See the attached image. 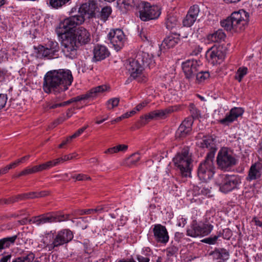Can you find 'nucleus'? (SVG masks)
Returning <instances> with one entry per match:
<instances>
[{
	"instance_id": "f257e3e1",
	"label": "nucleus",
	"mask_w": 262,
	"mask_h": 262,
	"mask_svg": "<svg viewBox=\"0 0 262 262\" xmlns=\"http://www.w3.org/2000/svg\"><path fill=\"white\" fill-rule=\"evenodd\" d=\"M73 81V77L70 70H51L44 76L42 88L46 93L58 94L67 91Z\"/></svg>"
},
{
	"instance_id": "f03ea898",
	"label": "nucleus",
	"mask_w": 262,
	"mask_h": 262,
	"mask_svg": "<svg viewBox=\"0 0 262 262\" xmlns=\"http://www.w3.org/2000/svg\"><path fill=\"white\" fill-rule=\"evenodd\" d=\"M67 35L62 40V50L66 56L74 59L77 56L79 45H85L90 41V34L84 28L79 27L73 33Z\"/></svg>"
},
{
	"instance_id": "7ed1b4c3",
	"label": "nucleus",
	"mask_w": 262,
	"mask_h": 262,
	"mask_svg": "<svg viewBox=\"0 0 262 262\" xmlns=\"http://www.w3.org/2000/svg\"><path fill=\"white\" fill-rule=\"evenodd\" d=\"M249 14L244 10L235 11L226 19L221 21V26L227 31L241 32L244 30L249 22Z\"/></svg>"
},
{
	"instance_id": "20e7f679",
	"label": "nucleus",
	"mask_w": 262,
	"mask_h": 262,
	"mask_svg": "<svg viewBox=\"0 0 262 262\" xmlns=\"http://www.w3.org/2000/svg\"><path fill=\"white\" fill-rule=\"evenodd\" d=\"M174 165L182 177H191L192 167L191 154L187 148H184L173 159Z\"/></svg>"
},
{
	"instance_id": "39448f33",
	"label": "nucleus",
	"mask_w": 262,
	"mask_h": 262,
	"mask_svg": "<svg viewBox=\"0 0 262 262\" xmlns=\"http://www.w3.org/2000/svg\"><path fill=\"white\" fill-rule=\"evenodd\" d=\"M85 18L82 15L76 14L64 18L61 21L56 29V32L62 40L67 37L69 33H73L78 26L82 24Z\"/></svg>"
},
{
	"instance_id": "423d86ee",
	"label": "nucleus",
	"mask_w": 262,
	"mask_h": 262,
	"mask_svg": "<svg viewBox=\"0 0 262 262\" xmlns=\"http://www.w3.org/2000/svg\"><path fill=\"white\" fill-rule=\"evenodd\" d=\"M236 163V159L232 152L227 148L223 147L219 150L216 157V163L219 169L228 171Z\"/></svg>"
},
{
	"instance_id": "0eeeda50",
	"label": "nucleus",
	"mask_w": 262,
	"mask_h": 262,
	"mask_svg": "<svg viewBox=\"0 0 262 262\" xmlns=\"http://www.w3.org/2000/svg\"><path fill=\"white\" fill-rule=\"evenodd\" d=\"M215 183L220 187L221 191L227 193L236 188L241 182L238 176L220 174L217 178Z\"/></svg>"
},
{
	"instance_id": "6e6552de",
	"label": "nucleus",
	"mask_w": 262,
	"mask_h": 262,
	"mask_svg": "<svg viewBox=\"0 0 262 262\" xmlns=\"http://www.w3.org/2000/svg\"><path fill=\"white\" fill-rule=\"evenodd\" d=\"M139 17L142 21H148L158 18L161 14V9L157 6L148 2H142L139 6Z\"/></svg>"
},
{
	"instance_id": "1a4fd4ad",
	"label": "nucleus",
	"mask_w": 262,
	"mask_h": 262,
	"mask_svg": "<svg viewBox=\"0 0 262 262\" xmlns=\"http://www.w3.org/2000/svg\"><path fill=\"white\" fill-rule=\"evenodd\" d=\"M212 155L206 156L205 161L200 164L198 169V176L200 180L207 181L211 179L214 174V166Z\"/></svg>"
},
{
	"instance_id": "9d476101",
	"label": "nucleus",
	"mask_w": 262,
	"mask_h": 262,
	"mask_svg": "<svg viewBox=\"0 0 262 262\" xmlns=\"http://www.w3.org/2000/svg\"><path fill=\"white\" fill-rule=\"evenodd\" d=\"M73 232L68 229L60 230L55 235L52 243L46 245L45 248L50 251L68 243L73 238Z\"/></svg>"
},
{
	"instance_id": "9b49d317",
	"label": "nucleus",
	"mask_w": 262,
	"mask_h": 262,
	"mask_svg": "<svg viewBox=\"0 0 262 262\" xmlns=\"http://www.w3.org/2000/svg\"><path fill=\"white\" fill-rule=\"evenodd\" d=\"M73 232L68 229L60 230L55 235L52 243L46 245L45 248L50 251L68 243L73 238Z\"/></svg>"
},
{
	"instance_id": "f8f14e48",
	"label": "nucleus",
	"mask_w": 262,
	"mask_h": 262,
	"mask_svg": "<svg viewBox=\"0 0 262 262\" xmlns=\"http://www.w3.org/2000/svg\"><path fill=\"white\" fill-rule=\"evenodd\" d=\"M144 67L137 58L136 59H129L126 66L130 77L137 79L140 82H145L147 80L145 74L143 73Z\"/></svg>"
},
{
	"instance_id": "ddd939ff",
	"label": "nucleus",
	"mask_w": 262,
	"mask_h": 262,
	"mask_svg": "<svg viewBox=\"0 0 262 262\" xmlns=\"http://www.w3.org/2000/svg\"><path fill=\"white\" fill-rule=\"evenodd\" d=\"M200 61L196 60H187L182 63V69L185 77L189 80H193L199 71Z\"/></svg>"
},
{
	"instance_id": "4468645a",
	"label": "nucleus",
	"mask_w": 262,
	"mask_h": 262,
	"mask_svg": "<svg viewBox=\"0 0 262 262\" xmlns=\"http://www.w3.org/2000/svg\"><path fill=\"white\" fill-rule=\"evenodd\" d=\"M99 10L100 8L96 1L89 0L78 8V13L84 17L88 15V18H92L96 17V13L99 12Z\"/></svg>"
},
{
	"instance_id": "2eb2a0df",
	"label": "nucleus",
	"mask_w": 262,
	"mask_h": 262,
	"mask_svg": "<svg viewBox=\"0 0 262 262\" xmlns=\"http://www.w3.org/2000/svg\"><path fill=\"white\" fill-rule=\"evenodd\" d=\"M107 36L111 43L117 51L120 50L124 46L125 37L122 30L119 29L112 30Z\"/></svg>"
},
{
	"instance_id": "dca6fc26",
	"label": "nucleus",
	"mask_w": 262,
	"mask_h": 262,
	"mask_svg": "<svg viewBox=\"0 0 262 262\" xmlns=\"http://www.w3.org/2000/svg\"><path fill=\"white\" fill-rule=\"evenodd\" d=\"M108 88L109 87L106 85H99L91 89L86 94L77 96V97L66 101V102H69L70 104L73 102H77L83 100L93 99L97 97L99 94L106 91Z\"/></svg>"
},
{
	"instance_id": "f3484780",
	"label": "nucleus",
	"mask_w": 262,
	"mask_h": 262,
	"mask_svg": "<svg viewBox=\"0 0 262 262\" xmlns=\"http://www.w3.org/2000/svg\"><path fill=\"white\" fill-rule=\"evenodd\" d=\"M172 111V110L169 108L155 110L143 116H141L140 119L142 120V123L145 124L146 122L151 120L164 119L167 117V115L171 113Z\"/></svg>"
},
{
	"instance_id": "a211bd4d",
	"label": "nucleus",
	"mask_w": 262,
	"mask_h": 262,
	"mask_svg": "<svg viewBox=\"0 0 262 262\" xmlns=\"http://www.w3.org/2000/svg\"><path fill=\"white\" fill-rule=\"evenodd\" d=\"M193 120L191 117L186 118L180 124L176 133L177 139H182L189 135L192 130Z\"/></svg>"
},
{
	"instance_id": "6ab92c4d",
	"label": "nucleus",
	"mask_w": 262,
	"mask_h": 262,
	"mask_svg": "<svg viewBox=\"0 0 262 262\" xmlns=\"http://www.w3.org/2000/svg\"><path fill=\"white\" fill-rule=\"evenodd\" d=\"M154 236L155 240L162 244H166L169 241L168 231L164 226L156 224L152 229Z\"/></svg>"
},
{
	"instance_id": "aec40b11",
	"label": "nucleus",
	"mask_w": 262,
	"mask_h": 262,
	"mask_svg": "<svg viewBox=\"0 0 262 262\" xmlns=\"http://www.w3.org/2000/svg\"><path fill=\"white\" fill-rule=\"evenodd\" d=\"M244 110L241 107H234L227 114L225 118L219 120V122L224 125H229L230 123L241 116Z\"/></svg>"
},
{
	"instance_id": "412c9836",
	"label": "nucleus",
	"mask_w": 262,
	"mask_h": 262,
	"mask_svg": "<svg viewBox=\"0 0 262 262\" xmlns=\"http://www.w3.org/2000/svg\"><path fill=\"white\" fill-rule=\"evenodd\" d=\"M94 61H101L109 56L110 53L108 49L104 46L97 45L93 49Z\"/></svg>"
},
{
	"instance_id": "4be33fe9",
	"label": "nucleus",
	"mask_w": 262,
	"mask_h": 262,
	"mask_svg": "<svg viewBox=\"0 0 262 262\" xmlns=\"http://www.w3.org/2000/svg\"><path fill=\"white\" fill-rule=\"evenodd\" d=\"M29 222L37 226H40L47 223H54L53 213L42 214L31 217Z\"/></svg>"
},
{
	"instance_id": "5701e85b",
	"label": "nucleus",
	"mask_w": 262,
	"mask_h": 262,
	"mask_svg": "<svg viewBox=\"0 0 262 262\" xmlns=\"http://www.w3.org/2000/svg\"><path fill=\"white\" fill-rule=\"evenodd\" d=\"M222 52L216 47H212L206 52V57L209 62L214 65L219 63L222 59Z\"/></svg>"
},
{
	"instance_id": "b1692460",
	"label": "nucleus",
	"mask_w": 262,
	"mask_h": 262,
	"mask_svg": "<svg viewBox=\"0 0 262 262\" xmlns=\"http://www.w3.org/2000/svg\"><path fill=\"white\" fill-rule=\"evenodd\" d=\"M261 170L262 163L260 162L255 163L251 166L246 180L248 181H251L259 179L261 177Z\"/></svg>"
},
{
	"instance_id": "393cba45",
	"label": "nucleus",
	"mask_w": 262,
	"mask_h": 262,
	"mask_svg": "<svg viewBox=\"0 0 262 262\" xmlns=\"http://www.w3.org/2000/svg\"><path fill=\"white\" fill-rule=\"evenodd\" d=\"M200 147L202 148H206L209 150V152L207 156L212 155V157H214L215 152L217 149L215 144L214 138L212 136L205 137L200 142Z\"/></svg>"
},
{
	"instance_id": "a878e982",
	"label": "nucleus",
	"mask_w": 262,
	"mask_h": 262,
	"mask_svg": "<svg viewBox=\"0 0 262 262\" xmlns=\"http://www.w3.org/2000/svg\"><path fill=\"white\" fill-rule=\"evenodd\" d=\"M213 259L219 260L218 262H225L229 259V252L224 248H215L210 253Z\"/></svg>"
},
{
	"instance_id": "bb28decb",
	"label": "nucleus",
	"mask_w": 262,
	"mask_h": 262,
	"mask_svg": "<svg viewBox=\"0 0 262 262\" xmlns=\"http://www.w3.org/2000/svg\"><path fill=\"white\" fill-rule=\"evenodd\" d=\"M38 52V57L41 58L45 57L48 59L54 58L58 57L57 52L51 50L47 47L39 45L37 48Z\"/></svg>"
},
{
	"instance_id": "cd10ccee",
	"label": "nucleus",
	"mask_w": 262,
	"mask_h": 262,
	"mask_svg": "<svg viewBox=\"0 0 262 262\" xmlns=\"http://www.w3.org/2000/svg\"><path fill=\"white\" fill-rule=\"evenodd\" d=\"M135 0H117V8L122 13H126L135 5Z\"/></svg>"
},
{
	"instance_id": "c85d7f7f",
	"label": "nucleus",
	"mask_w": 262,
	"mask_h": 262,
	"mask_svg": "<svg viewBox=\"0 0 262 262\" xmlns=\"http://www.w3.org/2000/svg\"><path fill=\"white\" fill-rule=\"evenodd\" d=\"M136 58L144 67L148 66L150 67V66L155 63L152 55L147 52H142L139 53Z\"/></svg>"
},
{
	"instance_id": "c756f323",
	"label": "nucleus",
	"mask_w": 262,
	"mask_h": 262,
	"mask_svg": "<svg viewBox=\"0 0 262 262\" xmlns=\"http://www.w3.org/2000/svg\"><path fill=\"white\" fill-rule=\"evenodd\" d=\"M180 40L179 37L177 35H171L164 39L162 46L165 48H172L178 43Z\"/></svg>"
},
{
	"instance_id": "7c9ffc66",
	"label": "nucleus",
	"mask_w": 262,
	"mask_h": 262,
	"mask_svg": "<svg viewBox=\"0 0 262 262\" xmlns=\"http://www.w3.org/2000/svg\"><path fill=\"white\" fill-rule=\"evenodd\" d=\"M226 37V34L222 29H218L212 34L207 36L208 40L213 42H220L224 40Z\"/></svg>"
},
{
	"instance_id": "2f4dec72",
	"label": "nucleus",
	"mask_w": 262,
	"mask_h": 262,
	"mask_svg": "<svg viewBox=\"0 0 262 262\" xmlns=\"http://www.w3.org/2000/svg\"><path fill=\"white\" fill-rule=\"evenodd\" d=\"M17 235H15L11 237H7L0 239V251L7 248H9L11 245H13Z\"/></svg>"
},
{
	"instance_id": "473e14b6",
	"label": "nucleus",
	"mask_w": 262,
	"mask_h": 262,
	"mask_svg": "<svg viewBox=\"0 0 262 262\" xmlns=\"http://www.w3.org/2000/svg\"><path fill=\"white\" fill-rule=\"evenodd\" d=\"M213 229V226L210 224H199L198 236H204L208 235Z\"/></svg>"
},
{
	"instance_id": "72a5a7b5",
	"label": "nucleus",
	"mask_w": 262,
	"mask_h": 262,
	"mask_svg": "<svg viewBox=\"0 0 262 262\" xmlns=\"http://www.w3.org/2000/svg\"><path fill=\"white\" fill-rule=\"evenodd\" d=\"M199 224L196 221H193L190 226L187 230V235L196 237H198L199 233Z\"/></svg>"
},
{
	"instance_id": "f704fd0d",
	"label": "nucleus",
	"mask_w": 262,
	"mask_h": 262,
	"mask_svg": "<svg viewBox=\"0 0 262 262\" xmlns=\"http://www.w3.org/2000/svg\"><path fill=\"white\" fill-rule=\"evenodd\" d=\"M57 164H58L56 160H55L53 161H48L47 162L40 164L39 165H36L35 167L37 172H38L45 170L49 169L50 168L57 165Z\"/></svg>"
},
{
	"instance_id": "c9c22d12",
	"label": "nucleus",
	"mask_w": 262,
	"mask_h": 262,
	"mask_svg": "<svg viewBox=\"0 0 262 262\" xmlns=\"http://www.w3.org/2000/svg\"><path fill=\"white\" fill-rule=\"evenodd\" d=\"M195 77L198 82L201 83L209 79L210 73L208 71H203L200 69Z\"/></svg>"
},
{
	"instance_id": "e433bc0d",
	"label": "nucleus",
	"mask_w": 262,
	"mask_h": 262,
	"mask_svg": "<svg viewBox=\"0 0 262 262\" xmlns=\"http://www.w3.org/2000/svg\"><path fill=\"white\" fill-rule=\"evenodd\" d=\"M34 258L35 255L33 253H30L27 255L16 258L12 262H33Z\"/></svg>"
},
{
	"instance_id": "4c0bfd02",
	"label": "nucleus",
	"mask_w": 262,
	"mask_h": 262,
	"mask_svg": "<svg viewBox=\"0 0 262 262\" xmlns=\"http://www.w3.org/2000/svg\"><path fill=\"white\" fill-rule=\"evenodd\" d=\"M196 20V17L191 15L188 12L186 17L183 20V24L184 26L189 27L194 24Z\"/></svg>"
},
{
	"instance_id": "58836bf2",
	"label": "nucleus",
	"mask_w": 262,
	"mask_h": 262,
	"mask_svg": "<svg viewBox=\"0 0 262 262\" xmlns=\"http://www.w3.org/2000/svg\"><path fill=\"white\" fill-rule=\"evenodd\" d=\"M165 24L167 29L172 30L178 25V20L173 16H169L167 18Z\"/></svg>"
},
{
	"instance_id": "ea45409f",
	"label": "nucleus",
	"mask_w": 262,
	"mask_h": 262,
	"mask_svg": "<svg viewBox=\"0 0 262 262\" xmlns=\"http://www.w3.org/2000/svg\"><path fill=\"white\" fill-rule=\"evenodd\" d=\"M112 13V9L110 7H105L101 9L99 14L101 19L105 21L107 19Z\"/></svg>"
},
{
	"instance_id": "a19ab883",
	"label": "nucleus",
	"mask_w": 262,
	"mask_h": 262,
	"mask_svg": "<svg viewBox=\"0 0 262 262\" xmlns=\"http://www.w3.org/2000/svg\"><path fill=\"white\" fill-rule=\"evenodd\" d=\"M68 0H49L50 5L53 8L58 9L67 4Z\"/></svg>"
},
{
	"instance_id": "79ce46f5",
	"label": "nucleus",
	"mask_w": 262,
	"mask_h": 262,
	"mask_svg": "<svg viewBox=\"0 0 262 262\" xmlns=\"http://www.w3.org/2000/svg\"><path fill=\"white\" fill-rule=\"evenodd\" d=\"M120 101L119 98H113L109 99L106 103L107 108L109 110L117 106Z\"/></svg>"
},
{
	"instance_id": "37998d69",
	"label": "nucleus",
	"mask_w": 262,
	"mask_h": 262,
	"mask_svg": "<svg viewBox=\"0 0 262 262\" xmlns=\"http://www.w3.org/2000/svg\"><path fill=\"white\" fill-rule=\"evenodd\" d=\"M70 216V214H54V222H61L69 220Z\"/></svg>"
},
{
	"instance_id": "c03bdc74",
	"label": "nucleus",
	"mask_w": 262,
	"mask_h": 262,
	"mask_svg": "<svg viewBox=\"0 0 262 262\" xmlns=\"http://www.w3.org/2000/svg\"><path fill=\"white\" fill-rule=\"evenodd\" d=\"M37 172L35 166L32 168H27L24 170L21 171L17 175L14 176V178H18L23 176H26L30 174H32Z\"/></svg>"
},
{
	"instance_id": "a18cd8bd",
	"label": "nucleus",
	"mask_w": 262,
	"mask_h": 262,
	"mask_svg": "<svg viewBox=\"0 0 262 262\" xmlns=\"http://www.w3.org/2000/svg\"><path fill=\"white\" fill-rule=\"evenodd\" d=\"M248 69L246 67H240L236 73V79L240 82L244 76L247 73Z\"/></svg>"
},
{
	"instance_id": "49530a36",
	"label": "nucleus",
	"mask_w": 262,
	"mask_h": 262,
	"mask_svg": "<svg viewBox=\"0 0 262 262\" xmlns=\"http://www.w3.org/2000/svg\"><path fill=\"white\" fill-rule=\"evenodd\" d=\"M189 110L191 114V116L193 119L199 118L201 116V113L199 110L195 106L194 104L191 103L189 105Z\"/></svg>"
},
{
	"instance_id": "de8ad7c7",
	"label": "nucleus",
	"mask_w": 262,
	"mask_h": 262,
	"mask_svg": "<svg viewBox=\"0 0 262 262\" xmlns=\"http://www.w3.org/2000/svg\"><path fill=\"white\" fill-rule=\"evenodd\" d=\"M69 105V102L64 101L62 102H57V101L54 103H49L48 106L46 107V109H54L58 107H63L66 105Z\"/></svg>"
},
{
	"instance_id": "09e8293b",
	"label": "nucleus",
	"mask_w": 262,
	"mask_h": 262,
	"mask_svg": "<svg viewBox=\"0 0 262 262\" xmlns=\"http://www.w3.org/2000/svg\"><path fill=\"white\" fill-rule=\"evenodd\" d=\"M93 213V210L92 209H77L73 211L72 214L77 216L78 215H82L84 214H90Z\"/></svg>"
},
{
	"instance_id": "8fccbe9b",
	"label": "nucleus",
	"mask_w": 262,
	"mask_h": 262,
	"mask_svg": "<svg viewBox=\"0 0 262 262\" xmlns=\"http://www.w3.org/2000/svg\"><path fill=\"white\" fill-rule=\"evenodd\" d=\"M77 156H78V154L74 152V153H72L71 154H69L68 155H64L63 157L58 158L56 160V161L57 162V164H58L61 162L66 161L68 160L73 159L74 158H76Z\"/></svg>"
},
{
	"instance_id": "3c124183",
	"label": "nucleus",
	"mask_w": 262,
	"mask_h": 262,
	"mask_svg": "<svg viewBox=\"0 0 262 262\" xmlns=\"http://www.w3.org/2000/svg\"><path fill=\"white\" fill-rule=\"evenodd\" d=\"M221 236V233L220 232L219 234L217 235H214V236L209 237L202 240V242L204 243H206L210 245L214 244L216 241L217 240L219 237Z\"/></svg>"
},
{
	"instance_id": "603ef678",
	"label": "nucleus",
	"mask_w": 262,
	"mask_h": 262,
	"mask_svg": "<svg viewBox=\"0 0 262 262\" xmlns=\"http://www.w3.org/2000/svg\"><path fill=\"white\" fill-rule=\"evenodd\" d=\"M46 47L48 48L51 50L56 52L57 53L58 52L59 47L58 46V43L56 41H49L47 44L46 45Z\"/></svg>"
},
{
	"instance_id": "864d4df0",
	"label": "nucleus",
	"mask_w": 262,
	"mask_h": 262,
	"mask_svg": "<svg viewBox=\"0 0 262 262\" xmlns=\"http://www.w3.org/2000/svg\"><path fill=\"white\" fill-rule=\"evenodd\" d=\"M188 12L197 18L200 12V8L198 5H194L190 7Z\"/></svg>"
},
{
	"instance_id": "5fc2aeb1",
	"label": "nucleus",
	"mask_w": 262,
	"mask_h": 262,
	"mask_svg": "<svg viewBox=\"0 0 262 262\" xmlns=\"http://www.w3.org/2000/svg\"><path fill=\"white\" fill-rule=\"evenodd\" d=\"M140 160V157L138 153L132 154L128 158L130 165H135Z\"/></svg>"
},
{
	"instance_id": "6e6d98bb",
	"label": "nucleus",
	"mask_w": 262,
	"mask_h": 262,
	"mask_svg": "<svg viewBox=\"0 0 262 262\" xmlns=\"http://www.w3.org/2000/svg\"><path fill=\"white\" fill-rule=\"evenodd\" d=\"M94 213H100L102 212H107L108 211V207L107 205H100L97 206L95 209H92Z\"/></svg>"
},
{
	"instance_id": "4d7b16f0",
	"label": "nucleus",
	"mask_w": 262,
	"mask_h": 262,
	"mask_svg": "<svg viewBox=\"0 0 262 262\" xmlns=\"http://www.w3.org/2000/svg\"><path fill=\"white\" fill-rule=\"evenodd\" d=\"M72 178L75 179L77 181H86L91 180L90 177L82 173L73 176Z\"/></svg>"
},
{
	"instance_id": "13d9d810",
	"label": "nucleus",
	"mask_w": 262,
	"mask_h": 262,
	"mask_svg": "<svg viewBox=\"0 0 262 262\" xmlns=\"http://www.w3.org/2000/svg\"><path fill=\"white\" fill-rule=\"evenodd\" d=\"M15 203L14 196H12L8 199H0V205H9Z\"/></svg>"
},
{
	"instance_id": "bf43d9fd",
	"label": "nucleus",
	"mask_w": 262,
	"mask_h": 262,
	"mask_svg": "<svg viewBox=\"0 0 262 262\" xmlns=\"http://www.w3.org/2000/svg\"><path fill=\"white\" fill-rule=\"evenodd\" d=\"M151 254L152 252L149 247H144L142 249L141 254L138 255H142L144 257H149Z\"/></svg>"
},
{
	"instance_id": "052dcab7",
	"label": "nucleus",
	"mask_w": 262,
	"mask_h": 262,
	"mask_svg": "<svg viewBox=\"0 0 262 262\" xmlns=\"http://www.w3.org/2000/svg\"><path fill=\"white\" fill-rule=\"evenodd\" d=\"M167 255L168 256H172L178 251V248L174 246L169 247L167 249Z\"/></svg>"
},
{
	"instance_id": "680f3d73",
	"label": "nucleus",
	"mask_w": 262,
	"mask_h": 262,
	"mask_svg": "<svg viewBox=\"0 0 262 262\" xmlns=\"http://www.w3.org/2000/svg\"><path fill=\"white\" fill-rule=\"evenodd\" d=\"M7 100V96L6 94H0V110L4 107Z\"/></svg>"
},
{
	"instance_id": "e2e57ef3",
	"label": "nucleus",
	"mask_w": 262,
	"mask_h": 262,
	"mask_svg": "<svg viewBox=\"0 0 262 262\" xmlns=\"http://www.w3.org/2000/svg\"><path fill=\"white\" fill-rule=\"evenodd\" d=\"M14 196L15 203L20 201L28 200L26 193L19 194L16 195H14Z\"/></svg>"
},
{
	"instance_id": "0e129e2a",
	"label": "nucleus",
	"mask_w": 262,
	"mask_h": 262,
	"mask_svg": "<svg viewBox=\"0 0 262 262\" xmlns=\"http://www.w3.org/2000/svg\"><path fill=\"white\" fill-rule=\"evenodd\" d=\"M88 125L84 126L82 127V128L78 129L73 135L71 136V138H76L79 136L83 132L88 128Z\"/></svg>"
},
{
	"instance_id": "69168bd1",
	"label": "nucleus",
	"mask_w": 262,
	"mask_h": 262,
	"mask_svg": "<svg viewBox=\"0 0 262 262\" xmlns=\"http://www.w3.org/2000/svg\"><path fill=\"white\" fill-rule=\"evenodd\" d=\"M202 48L200 46H196L190 53L191 55L197 56L202 51Z\"/></svg>"
},
{
	"instance_id": "338daca9",
	"label": "nucleus",
	"mask_w": 262,
	"mask_h": 262,
	"mask_svg": "<svg viewBox=\"0 0 262 262\" xmlns=\"http://www.w3.org/2000/svg\"><path fill=\"white\" fill-rule=\"evenodd\" d=\"M136 258L139 262H149V257H144L142 255H136Z\"/></svg>"
},
{
	"instance_id": "774afa93",
	"label": "nucleus",
	"mask_w": 262,
	"mask_h": 262,
	"mask_svg": "<svg viewBox=\"0 0 262 262\" xmlns=\"http://www.w3.org/2000/svg\"><path fill=\"white\" fill-rule=\"evenodd\" d=\"M12 257V255L11 254H7L6 255L3 256L0 259V262H8L10 261V259Z\"/></svg>"
}]
</instances>
